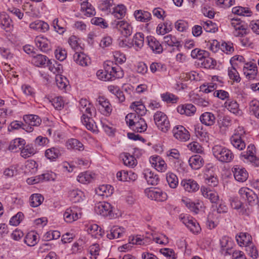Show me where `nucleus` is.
<instances>
[{"mask_svg":"<svg viewBox=\"0 0 259 259\" xmlns=\"http://www.w3.org/2000/svg\"><path fill=\"white\" fill-rule=\"evenodd\" d=\"M144 35L141 32L136 33L133 38V41L130 43L129 47H134L137 51L141 49L144 46Z\"/></svg>","mask_w":259,"mask_h":259,"instance_id":"nucleus-18","label":"nucleus"},{"mask_svg":"<svg viewBox=\"0 0 259 259\" xmlns=\"http://www.w3.org/2000/svg\"><path fill=\"white\" fill-rule=\"evenodd\" d=\"M12 23V20L8 14L5 12L0 14V25L4 29L10 28Z\"/></svg>","mask_w":259,"mask_h":259,"instance_id":"nucleus-42","label":"nucleus"},{"mask_svg":"<svg viewBox=\"0 0 259 259\" xmlns=\"http://www.w3.org/2000/svg\"><path fill=\"white\" fill-rule=\"evenodd\" d=\"M180 219L182 223L194 234H198L201 231V228L199 224L196 220L190 216H180Z\"/></svg>","mask_w":259,"mask_h":259,"instance_id":"nucleus-9","label":"nucleus"},{"mask_svg":"<svg viewBox=\"0 0 259 259\" xmlns=\"http://www.w3.org/2000/svg\"><path fill=\"white\" fill-rule=\"evenodd\" d=\"M95 211L103 217H108L110 219L114 217L113 207L110 203L103 201L99 202L95 207Z\"/></svg>","mask_w":259,"mask_h":259,"instance_id":"nucleus-7","label":"nucleus"},{"mask_svg":"<svg viewBox=\"0 0 259 259\" xmlns=\"http://www.w3.org/2000/svg\"><path fill=\"white\" fill-rule=\"evenodd\" d=\"M228 75L231 79L237 82L240 81V77L239 73L236 68L232 66L231 68H229Z\"/></svg>","mask_w":259,"mask_h":259,"instance_id":"nucleus-57","label":"nucleus"},{"mask_svg":"<svg viewBox=\"0 0 259 259\" xmlns=\"http://www.w3.org/2000/svg\"><path fill=\"white\" fill-rule=\"evenodd\" d=\"M217 88L218 85L216 83L211 82L208 85L205 84L201 85L200 89L201 91L205 93H209L216 90Z\"/></svg>","mask_w":259,"mask_h":259,"instance_id":"nucleus-58","label":"nucleus"},{"mask_svg":"<svg viewBox=\"0 0 259 259\" xmlns=\"http://www.w3.org/2000/svg\"><path fill=\"white\" fill-rule=\"evenodd\" d=\"M196 136L203 141H207L209 140V134L203 129L202 126H195Z\"/></svg>","mask_w":259,"mask_h":259,"instance_id":"nucleus-45","label":"nucleus"},{"mask_svg":"<svg viewBox=\"0 0 259 259\" xmlns=\"http://www.w3.org/2000/svg\"><path fill=\"white\" fill-rule=\"evenodd\" d=\"M79 110L82 113L81 117V120L82 124L86 128L93 131L97 132L98 131V126L95 122L92 119L91 111L92 106L85 99H81L79 102Z\"/></svg>","mask_w":259,"mask_h":259,"instance_id":"nucleus-1","label":"nucleus"},{"mask_svg":"<svg viewBox=\"0 0 259 259\" xmlns=\"http://www.w3.org/2000/svg\"><path fill=\"white\" fill-rule=\"evenodd\" d=\"M45 156L51 161H55L61 155L60 150L58 148L52 147L45 151Z\"/></svg>","mask_w":259,"mask_h":259,"instance_id":"nucleus-31","label":"nucleus"},{"mask_svg":"<svg viewBox=\"0 0 259 259\" xmlns=\"http://www.w3.org/2000/svg\"><path fill=\"white\" fill-rule=\"evenodd\" d=\"M52 103L55 108L58 110H61L64 107V101L61 97H55L52 100Z\"/></svg>","mask_w":259,"mask_h":259,"instance_id":"nucleus-60","label":"nucleus"},{"mask_svg":"<svg viewBox=\"0 0 259 259\" xmlns=\"http://www.w3.org/2000/svg\"><path fill=\"white\" fill-rule=\"evenodd\" d=\"M164 41L169 46H175L178 51H180L182 45L180 42L177 39L175 36L171 34L167 35L164 37Z\"/></svg>","mask_w":259,"mask_h":259,"instance_id":"nucleus-37","label":"nucleus"},{"mask_svg":"<svg viewBox=\"0 0 259 259\" xmlns=\"http://www.w3.org/2000/svg\"><path fill=\"white\" fill-rule=\"evenodd\" d=\"M44 200V197L39 194H33L30 197V204L31 206L35 207L41 204Z\"/></svg>","mask_w":259,"mask_h":259,"instance_id":"nucleus-46","label":"nucleus"},{"mask_svg":"<svg viewBox=\"0 0 259 259\" xmlns=\"http://www.w3.org/2000/svg\"><path fill=\"white\" fill-rule=\"evenodd\" d=\"M200 24L204 29L207 32L214 33L218 30L216 24L212 23V22L210 20L202 21Z\"/></svg>","mask_w":259,"mask_h":259,"instance_id":"nucleus-47","label":"nucleus"},{"mask_svg":"<svg viewBox=\"0 0 259 259\" xmlns=\"http://www.w3.org/2000/svg\"><path fill=\"white\" fill-rule=\"evenodd\" d=\"M143 175L149 185H156L159 181L158 176L149 169L144 170Z\"/></svg>","mask_w":259,"mask_h":259,"instance_id":"nucleus-20","label":"nucleus"},{"mask_svg":"<svg viewBox=\"0 0 259 259\" xmlns=\"http://www.w3.org/2000/svg\"><path fill=\"white\" fill-rule=\"evenodd\" d=\"M113 190L111 186L103 185L99 186L96 191L98 195L108 197L112 193Z\"/></svg>","mask_w":259,"mask_h":259,"instance_id":"nucleus-39","label":"nucleus"},{"mask_svg":"<svg viewBox=\"0 0 259 259\" xmlns=\"http://www.w3.org/2000/svg\"><path fill=\"white\" fill-rule=\"evenodd\" d=\"M124 232L123 228L114 226L110 229V233L107 234V237L109 239L120 238L123 236Z\"/></svg>","mask_w":259,"mask_h":259,"instance_id":"nucleus-29","label":"nucleus"},{"mask_svg":"<svg viewBox=\"0 0 259 259\" xmlns=\"http://www.w3.org/2000/svg\"><path fill=\"white\" fill-rule=\"evenodd\" d=\"M136 20L142 22H147L151 19V14L148 11L138 10L134 14Z\"/></svg>","mask_w":259,"mask_h":259,"instance_id":"nucleus-25","label":"nucleus"},{"mask_svg":"<svg viewBox=\"0 0 259 259\" xmlns=\"http://www.w3.org/2000/svg\"><path fill=\"white\" fill-rule=\"evenodd\" d=\"M166 181L169 186L171 188H176L178 185V179L172 172H169L166 174Z\"/></svg>","mask_w":259,"mask_h":259,"instance_id":"nucleus-48","label":"nucleus"},{"mask_svg":"<svg viewBox=\"0 0 259 259\" xmlns=\"http://www.w3.org/2000/svg\"><path fill=\"white\" fill-rule=\"evenodd\" d=\"M112 25L126 37L130 36L133 33V27L125 21L115 20L112 23Z\"/></svg>","mask_w":259,"mask_h":259,"instance_id":"nucleus-8","label":"nucleus"},{"mask_svg":"<svg viewBox=\"0 0 259 259\" xmlns=\"http://www.w3.org/2000/svg\"><path fill=\"white\" fill-rule=\"evenodd\" d=\"M126 10L123 5H118L113 8L112 14L118 19H122L125 16Z\"/></svg>","mask_w":259,"mask_h":259,"instance_id":"nucleus-41","label":"nucleus"},{"mask_svg":"<svg viewBox=\"0 0 259 259\" xmlns=\"http://www.w3.org/2000/svg\"><path fill=\"white\" fill-rule=\"evenodd\" d=\"M24 242L29 246H33L37 243V234L34 232L28 233L25 236Z\"/></svg>","mask_w":259,"mask_h":259,"instance_id":"nucleus-44","label":"nucleus"},{"mask_svg":"<svg viewBox=\"0 0 259 259\" xmlns=\"http://www.w3.org/2000/svg\"><path fill=\"white\" fill-rule=\"evenodd\" d=\"M23 119L25 123L34 126H39L41 122V119L37 115L33 114L24 115Z\"/></svg>","mask_w":259,"mask_h":259,"instance_id":"nucleus-34","label":"nucleus"},{"mask_svg":"<svg viewBox=\"0 0 259 259\" xmlns=\"http://www.w3.org/2000/svg\"><path fill=\"white\" fill-rule=\"evenodd\" d=\"M123 163L125 165L132 167L136 165V160L135 157L129 153H124L122 156Z\"/></svg>","mask_w":259,"mask_h":259,"instance_id":"nucleus-51","label":"nucleus"},{"mask_svg":"<svg viewBox=\"0 0 259 259\" xmlns=\"http://www.w3.org/2000/svg\"><path fill=\"white\" fill-rule=\"evenodd\" d=\"M245 133L243 128L239 126L230 138V140L232 146L239 150H242L246 147Z\"/></svg>","mask_w":259,"mask_h":259,"instance_id":"nucleus-3","label":"nucleus"},{"mask_svg":"<svg viewBox=\"0 0 259 259\" xmlns=\"http://www.w3.org/2000/svg\"><path fill=\"white\" fill-rule=\"evenodd\" d=\"M56 82L57 87L61 90L65 89L68 84L67 78L61 75H56Z\"/></svg>","mask_w":259,"mask_h":259,"instance_id":"nucleus-53","label":"nucleus"},{"mask_svg":"<svg viewBox=\"0 0 259 259\" xmlns=\"http://www.w3.org/2000/svg\"><path fill=\"white\" fill-rule=\"evenodd\" d=\"M97 102L100 106L99 110L102 112L104 115L108 116L111 113L112 109L110 103L107 99L104 97H99L97 99Z\"/></svg>","mask_w":259,"mask_h":259,"instance_id":"nucleus-17","label":"nucleus"},{"mask_svg":"<svg viewBox=\"0 0 259 259\" xmlns=\"http://www.w3.org/2000/svg\"><path fill=\"white\" fill-rule=\"evenodd\" d=\"M25 143V141L23 139H15L10 142L9 150L14 152H18L23 149Z\"/></svg>","mask_w":259,"mask_h":259,"instance_id":"nucleus-28","label":"nucleus"},{"mask_svg":"<svg viewBox=\"0 0 259 259\" xmlns=\"http://www.w3.org/2000/svg\"><path fill=\"white\" fill-rule=\"evenodd\" d=\"M130 107L140 117L145 115L147 112V109L142 102H134L131 104Z\"/></svg>","mask_w":259,"mask_h":259,"instance_id":"nucleus-30","label":"nucleus"},{"mask_svg":"<svg viewBox=\"0 0 259 259\" xmlns=\"http://www.w3.org/2000/svg\"><path fill=\"white\" fill-rule=\"evenodd\" d=\"M93 179V175L89 172H85L80 174L77 177V181L82 184L90 183Z\"/></svg>","mask_w":259,"mask_h":259,"instance_id":"nucleus-50","label":"nucleus"},{"mask_svg":"<svg viewBox=\"0 0 259 259\" xmlns=\"http://www.w3.org/2000/svg\"><path fill=\"white\" fill-rule=\"evenodd\" d=\"M255 154V146L254 145L251 144L248 146L246 152L241 153V157L244 162L250 163L255 166H258L259 158L256 157Z\"/></svg>","mask_w":259,"mask_h":259,"instance_id":"nucleus-6","label":"nucleus"},{"mask_svg":"<svg viewBox=\"0 0 259 259\" xmlns=\"http://www.w3.org/2000/svg\"><path fill=\"white\" fill-rule=\"evenodd\" d=\"M125 121L130 128L135 132L142 133L147 128L145 119L135 113H128L125 116Z\"/></svg>","mask_w":259,"mask_h":259,"instance_id":"nucleus-2","label":"nucleus"},{"mask_svg":"<svg viewBox=\"0 0 259 259\" xmlns=\"http://www.w3.org/2000/svg\"><path fill=\"white\" fill-rule=\"evenodd\" d=\"M182 201L191 211L194 212L195 214H197L198 213V205H199V203H195L189 199H183Z\"/></svg>","mask_w":259,"mask_h":259,"instance_id":"nucleus-54","label":"nucleus"},{"mask_svg":"<svg viewBox=\"0 0 259 259\" xmlns=\"http://www.w3.org/2000/svg\"><path fill=\"white\" fill-rule=\"evenodd\" d=\"M231 26L234 28L233 34L236 37H243L247 34L246 26L238 19H232L231 22Z\"/></svg>","mask_w":259,"mask_h":259,"instance_id":"nucleus-11","label":"nucleus"},{"mask_svg":"<svg viewBox=\"0 0 259 259\" xmlns=\"http://www.w3.org/2000/svg\"><path fill=\"white\" fill-rule=\"evenodd\" d=\"M203 61L201 64L206 68H213L216 65V61L211 58H207L206 57L203 58Z\"/></svg>","mask_w":259,"mask_h":259,"instance_id":"nucleus-63","label":"nucleus"},{"mask_svg":"<svg viewBox=\"0 0 259 259\" xmlns=\"http://www.w3.org/2000/svg\"><path fill=\"white\" fill-rule=\"evenodd\" d=\"M147 38L148 45L153 53L160 54L162 53L163 47L156 38L151 36H148Z\"/></svg>","mask_w":259,"mask_h":259,"instance_id":"nucleus-15","label":"nucleus"},{"mask_svg":"<svg viewBox=\"0 0 259 259\" xmlns=\"http://www.w3.org/2000/svg\"><path fill=\"white\" fill-rule=\"evenodd\" d=\"M87 231L93 237L100 238L102 237L104 231L97 224H89L87 226Z\"/></svg>","mask_w":259,"mask_h":259,"instance_id":"nucleus-19","label":"nucleus"},{"mask_svg":"<svg viewBox=\"0 0 259 259\" xmlns=\"http://www.w3.org/2000/svg\"><path fill=\"white\" fill-rule=\"evenodd\" d=\"M249 109L250 112L259 119V101L256 99L252 100L249 102Z\"/></svg>","mask_w":259,"mask_h":259,"instance_id":"nucleus-43","label":"nucleus"},{"mask_svg":"<svg viewBox=\"0 0 259 259\" xmlns=\"http://www.w3.org/2000/svg\"><path fill=\"white\" fill-rule=\"evenodd\" d=\"M110 64H107V71L109 74L107 75L108 79L110 80H114L116 78H120L123 76V72L121 67L116 64L114 66L111 65L113 62H110Z\"/></svg>","mask_w":259,"mask_h":259,"instance_id":"nucleus-10","label":"nucleus"},{"mask_svg":"<svg viewBox=\"0 0 259 259\" xmlns=\"http://www.w3.org/2000/svg\"><path fill=\"white\" fill-rule=\"evenodd\" d=\"M147 193L149 198L157 201H164L167 198L166 193L157 188L150 190Z\"/></svg>","mask_w":259,"mask_h":259,"instance_id":"nucleus-14","label":"nucleus"},{"mask_svg":"<svg viewBox=\"0 0 259 259\" xmlns=\"http://www.w3.org/2000/svg\"><path fill=\"white\" fill-rule=\"evenodd\" d=\"M55 54L56 58L60 61L64 60L67 57L66 50L61 48H57L55 51Z\"/></svg>","mask_w":259,"mask_h":259,"instance_id":"nucleus-64","label":"nucleus"},{"mask_svg":"<svg viewBox=\"0 0 259 259\" xmlns=\"http://www.w3.org/2000/svg\"><path fill=\"white\" fill-rule=\"evenodd\" d=\"M30 28L35 30L45 32L49 30V25L44 21L37 20L30 24Z\"/></svg>","mask_w":259,"mask_h":259,"instance_id":"nucleus-33","label":"nucleus"},{"mask_svg":"<svg viewBox=\"0 0 259 259\" xmlns=\"http://www.w3.org/2000/svg\"><path fill=\"white\" fill-rule=\"evenodd\" d=\"M35 42L36 46L43 52L47 53L51 49L50 41L43 36H37Z\"/></svg>","mask_w":259,"mask_h":259,"instance_id":"nucleus-16","label":"nucleus"},{"mask_svg":"<svg viewBox=\"0 0 259 259\" xmlns=\"http://www.w3.org/2000/svg\"><path fill=\"white\" fill-rule=\"evenodd\" d=\"M181 185L186 191L189 192H195L199 189L198 184L196 181L191 179L182 180Z\"/></svg>","mask_w":259,"mask_h":259,"instance_id":"nucleus-26","label":"nucleus"},{"mask_svg":"<svg viewBox=\"0 0 259 259\" xmlns=\"http://www.w3.org/2000/svg\"><path fill=\"white\" fill-rule=\"evenodd\" d=\"M73 57L74 61L80 66H87L90 63L89 57L83 53L76 52Z\"/></svg>","mask_w":259,"mask_h":259,"instance_id":"nucleus-23","label":"nucleus"},{"mask_svg":"<svg viewBox=\"0 0 259 259\" xmlns=\"http://www.w3.org/2000/svg\"><path fill=\"white\" fill-rule=\"evenodd\" d=\"M47 59L46 56L39 54L34 56L32 61L35 66H40L46 64Z\"/></svg>","mask_w":259,"mask_h":259,"instance_id":"nucleus-56","label":"nucleus"},{"mask_svg":"<svg viewBox=\"0 0 259 259\" xmlns=\"http://www.w3.org/2000/svg\"><path fill=\"white\" fill-rule=\"evenodd\" d=\"M235 180L239 182L246 181L248 174L246 169L238 165H235L232 169Z\"/></svg>","mask_w":259,"mask_h":259,"instance_id":"nucleus-13","label":"nucleus"},{"mask_svg":"<svg viewBox=\"0 0 259 259\" xmlns=\"http://www.w3.org/2000/svg\"><path fill=\"white\" fill-rule=\"evenodd\" d=\"M177 111L181 114H185L188 116L193 115L196 111V107L192 104H187L179 106Z\"/></svg>","mask_w":259,"mask_h":259,"instance_id":"nucleus-24","label":"nucleus"},{"mask_svg":"<svg viewBox=\"0 0 259 259\" xmlns=\"http://www.w3.org/2000/svg\"><path fill=\"white\" fill-rule=\"evenodd\" d=\"M24 215L21 212H18L15 215L13 216L10 220V224L12 226H17L23 219Z\"/></svg>","mask_w":259,"mask_h":259,"instance_id":"nucleus-59","label":"nucleus"},{"mask_svg":"<svg viewBox=\"0 0 259 259\" xmlns=\"http://www.w3.org/2000/svg\"><path fill=\"white\" fill-rule=\"evenodd\" d=\"M212 152L214 156L222 162H230L234 158L230 150L220 145H215L212 148Z\"/></svg>","mask_w":259,"mask_h":259,"instance_id":"nucleus-4","label":"nucleus"},{"mask_svg":"<svg viewBox=\"0 0 259 259\" xmlns=\"http://www.w3.org/2000/svg\"><path fill=\"white\" fill-rule=\"evenodd\" d=\"M154 120L158 128L163 133H166L170 129V123L165 114L161 111L156 112L154 115Z\"/></svg>","mask_w":259,"mask_h":259,"instance_id":"nucleus-5","label":"nucleus"},{"mask_svg":"<svg viewBox=\"0 0 259 259\" xmlns=\"http://www.w3.org/2000/svg\"><path fill=\"white\" fill-rule=\"evenodd\" d=\"M81 214L77 213L73 208H67L64 213V220L67 223H71L80 217Z\"/></svg>","mask_w":259,"mask_h":259,"instance_id":"nucleus-21","label":"nucleus"},{"mask_svg":"<svg viewBox=\"0 0 259 259\" xmlns=\"http://www.w3.org/2000/svg\"><path fill=\"white\" fill-rule=\"evenodd\" d=\"M232 13L240 16H250L251 15V12L248 8L242 7H235L232 9Z\"/></svg>","mask_w":259,"mask_h":259,"instance_id":"nucleus-49","label":"nucleus"},{"mask_svg":"<svg viewBox=\"0 0 259 259\" xmlns=\"http://www.w3.org/2000/svg\"><path fill=\"white\" fill-rule=\"evenodd\" d=\"M201 122L207 126H211L215 122V117L214 115L209 112H206L202 113L200 116Z\"/></svg>","mask_w":259,"mask_h":259,"instance_id":"nucleus-22","label":"nucleus"},{"mask_svg":"<svg viewBox=\"0 0 259 259\" xmlns=\"http://www.w3.org/2000/svg\"><path fill=\"white\" fill-rule=\"evenodd\" d=\"M36 150L32 145H27L25 147H23L21 150V154L23 157L26 158L34 154Z\"/></svg>","mask_w":259,"mask_h":259,"instance_id":"nucleus-52","label":"nucleus"},{"mask_svg":"<svg viewBox=\"0 0 259 259\" xmlns=\"http://www.w3.org/2000/svg\"><path fill=\"white\" fill-rule=\"evenodd\" d=\"M225 107L231 112L238 114L240 112L239 104L234 100H228L224 104Z\"/></svg>","mask_w":259,"mask_h":259,"instance_id":"nucleus-38","label":"nucleus"},{"mask_svg":"<svg viewBox=\"0 0 259 259\" xmlns=\"http://www.w3.org/2000/svg\"><path fill=\"white\" fill-rule=\"evenodd\" d=\"M70 200L73 203H77L82 201L84 198V195L82 191L79 189L72 190L69 192Z\"/></svg>","mask_w":259,"mask_h":259,"instance_id":"nucleus-32","label":"nucleus"},{"mask_svg":"<svg viewBox=\"0 0 259 259\" xmlns=\"http://www.w3.org/2000/svg\"><path fill=\"white\" fill-rule=\"evenodd\" d=\"M80 10L84 13V15L87 17H91L96 14L94 8L91 4L87 2H83L81 4Z\"/></svg>","mask_w":259,"mask_h":259,"instance_id":"nucleus-36","label":"nucleus"},{"mask_svg":"<svg viewBox=\"0 0 259 259\" xmlns=\"http://www.w3.org/2000/svg\"><path fill=\"white\" fill-rule=\"evenodd\" d=\"M246 251L248 254L253 258H256L258 256V252L256 248L251 244L245 246Z\"/></svg>","mask_w":259,"mask_h":259,"instance_id":"nucleus-62","label":"nucleus"},{"mask_svg":"<svg viewBox=\"0 0 259 259\" xmlns=\"http://www.w3.org/2000/svg\"><path fill=\"white\" fill-rule=\"evenodd\" d=\"M236 241L240 246H245L252 243V237L247 233L241 232L236 236Z\"/></svg>","mask_w":259,"mask_h":259,"instance_id":"nucleus-27","label":"nucleus"},{"mask_svg":"<svg viewBox=\"0 0 259 259\" xmlns=\"http://www.w3.org/2000/svg\"><path fill=\"white\" fill-rule=\"evenodd\" d=\"M66 145L68 149H72L79 151H82L84 149L83 145L76 139L69 140L66 143Z\"/></svg>","mask_w":259,"mask_h":259,"instance_id":"nucleus-40","label":"nucleus"},{"mask_svg":"<svg viewBox=\"0 0 259 259\" xmlns=\"http://www.w3.org/2000/svg\"><path fill=\"white\" fill-rule=\"evenodd\" d=\"M172 133L174 137L179 141L185 142L190 139L189 132L182 125H177L174 127Z\"/></svg>","mask_w":259,"mask_h":259,"instance_id":"nucleus-12","label":"nucleus"},{"mask_svg":"<svg viewBox=\"0 0 259 259\" xmlns=\"http://www.w3.org/2000/svg\"><path fill=\"white\" fill-rule=\"evenodd\" d=\"M202 158L199 155L191 156L189 160L191 167L194 169L200 168L203 165Z\"/></svg>","mask_w":259,"mask_h":259,"instance_id":"nucleus-35","label":"nucleus"},{"mask_svg":"<svg viewBox=\"0 0 259 259\" xmlns=\"http://www.w3.org/2000/svg\"><path fill=\"white\" fill-rule=\"evenodd\" d=\"M208 54V53L207 51L198 49H195L192 51L191 56L193 58L202 60L203 58L206 57Z\"/></svg>","mask_w":259,"mask_h":259,"instance_id":"nucleus-55","label":"nucleus"},{"mask_svg":"<svg viewBox=\"0 0 259 259\" xmlns=\"http://www.w3.org/2000/svg\"><path fill=\"white\" fill-rule=\"evenodd\" d=\"M92 24L99 26L102 28H107L108 26L107 23L104 19L100 17H94L91 19Z\"/></svg>","mask_w":259,"mask_h":259,"instance_id":"nucleus-61","label":"nucleus"}]
</instances>
